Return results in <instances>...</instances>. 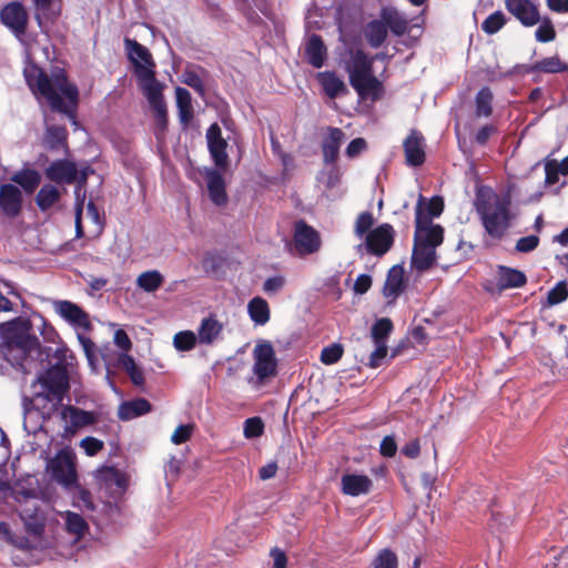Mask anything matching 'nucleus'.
<instances>
[{"mask_svg": "<svg viewBox=\"0 0 568 568\" xmlns=\"http://www.w3.org/2000/svg\"><path fill=\"white\" fill-rule=\"evenodd\" d=\"M28 85L37 95L47 100L53 111L65 114L75 124L74 108L78 103L79 92L71 84L63 70L57 69L49 77L40 69L26 73Z\"/></svg>", "mask_w": 568, "mask_h": 568, "instance_id": "f257e3e1", "label": "nucleus"}, {"mask_svg": "<svg viewBox=\"0 0 568 568\" xmlns=\"http://www.w3.org/2000/svg\"><path fill=\"white\" fill-rule=\"evenodd\" d=\"M474 206L485 232L494 240H501L516 219L510 196L498 194L489 186L476 189Z\"/></svg>", "mask_w": 568, "mask_h": 568, "instance_id": "f03ea898", "label": "nucleus"}, {"mask_svg": "<svg viewBox=\"0 0 568 568\" xmlns=\"http://www.w3.org/2000/svg\"><path fill=\"white\" fill-rule=\"evenodd\" d=\"M415 215L416 230L412 264L417 271L424 272L436 261V247L443 243L444 229L430 223L428 217L424 216L419 205L416 206Z\"/></svg>", "mask_w": 568, "mask_h": 568, "instance_id": "7ed1b4c3", "label": "nucleus"}, {"mask_svg": "<svg viewBox=\"0 0 568 568\" xmlns=\"http://www.w3.org/2000/svg\"><path fill=\"white\" fill-rule=\"evenodd\" d=\"M33 402L45 408V403L51 406L49 410L55 409L63 400L69 388V377L64 367L54 365L42 373L32 384Z\"/></svg>", "mask_w": 568, "mask_h": 568, "instance_id": "20e7f679", "label": "nucleus"}, {"mask_svg": "<svg viewBox=\"0 0 568 568\" xmlns=\"http://www.w3.org/2000/svg\"><path fill=\"white\" fill-rule=\"evenodd\" d=\"M124 47L128 58L134 67V75L141 92L152 90L163 84L155 78L156 64L150 50L136 40L126 38Z\"/></svg>", "mask_w": 568, "mask_h": 568, "instance_id": "39448f33", "label": "nucleus"}, {"mask_svg": "<svg viewBox=\"0 0 568 568\" xmlns=\"http://www.w3.org/2000/svg\"><path fill=\"white\" fill-rule=\"evenodd\" d=\"M393 242L394 229L390 224L384 223L367 233L364 242L355 246V251L361 256L365 253L383 256L390 250Z\"/></svg>", "mask_w": 568, "mask_h": 568, "instance_id": "423d86ee", "label": "nucleus"}, {"mask_svg": "<svg viewBox=\"0 0 568 568\" xmlns=\"http://www.w3.org/2000/svg\"><path fill=\"white\" fill-rule=\"evenodd\" d=\"M253 373L260 384L276 375L277 359L270 342L258 343L253 349Z\"/></svg>", "mask_w": 568, "mask_h": 568, "instance_id": "0eeeda50", "label": "nucleus"}, {"mask_svg": "<svg viewBox=\"0 0 568 568\" xmlns=\"http://www.w3.org/2000/svg\"><path fill=\"white\" fill-rule=\"evenodd\" d=\"M52 477L61 485L70 487L77 483L75 456L69 449L60 450L51 460Z\"/></svg>", "mask_w": 568, "mask_h": 568, "instance_id": "6e6552de", "label": "nucleus"}, {"mask_svg": "<svg viewBox=\"0 0 568 568\" xmlns=\"http://www.w3.org/2000/svg\"><path fill=\"white\" fill-rule=\"evenodd\" d=\"M293 245L298 255H308L320 250V234L312 226L300 220L294 226Z\"/></svg>", "mask_w": 568, "mask_h": 568, "instance_id": "1a4fd4ad", "label": "nucleus"}, {"mask_svg": "<svg viewBox=\"0 0 568 568\" xmlns=\"http://www.w3.org/2000/svg\"><path fill=\"white\" fill-rule=\"evenodd\" d=\"M206 141L210 155L217 169L226 170L229 155L226 153L227 142L222 136L221 128L213 123L206 131Z\"/></svg>", "mask_w": 568, "mask_h": 568, "instance_id": "9d476101", "label": "nucleus"}, {"mask_svg": "<svg viewBox=\"0 0 568 568\" xmlns=\"http://www.w3.org/2000/svg\"><path fill=\"white\" fill-rule=\"evenodd\" d=\"M54 312L71 326L88 329L90 321L88 314L75 303L67 300L53 301Z\"/></svg>", "mask_w": 568, "mask_h": 568, "instance_id": "9b49d317", "label": "nucleus"}, {"mask_svg": "<svg viewBox=\"0 0 568 568\" xmlns=\"http://www.w3.org/2000/svg\"><path fill=\"white\" fill-rule=\"evenodd\" d=\"M1 21L6 24L17 38L21 39L26 33L28 14L23 6L18 2L7 4L1 10Z\"/></svg>", "mask_w": 568, "mask_h": 568, "instance_id": "f8f14e48", "label": "nucleus"}, {"mask_svg": "<svg viewBox=\"0 0 568 568\" xmlns=\"http://www.w3.org/2000/svg\"><path fill=\"white\" fill-rule=\"evenodd\" d=\"M406 164L419 166L425 162V139L417 130H412L403 142Z\"/></svg>", "mask_w": 568, "mask_h": 568, "instance_id": "ddd939ff", "label": "nucleus"}, {"mask_svg": "<svg viewBox=\"0 0 568 568\" xmlns=\"http://www.w3.org/2000/svg\"><path fill=\"white\" fill-rule=\"evenodd\" d=\"M61 417L67 423L64 430L70 434H74L78 429L93 425L97 422L95 413L74 406H64L61 410Z\"/></svg>", "mask_w": 568, "mask_h": 568, "instance_id": "4468645a", "label": "nucleus"}, {"mask_svg": "<svg viewBox=\"0 0 568 568\" xmlns=\"http://www.w3.org/2000/svg\"><path fill=\"white\" fill-rule=\"evenodd\" d=\"M505 4L525 27H532L540 21L538 9L530 0H506Z\"/></svg>", "mask_w": 568, "mask_h": 568, "instance_id": "2eb2a0df", "label": "nucleus"}, {"mask_svg": "<svg viewBox=\"0 0 568 568\" xmlns=\"http://www.w3.org/2000/svg\"><path fill=\"white\" fill-rule=\"evenodd\" d=\"M97 479L104 485L112 495H122L128 486V479L123 471L115 467H102L95 473Z\"/></svg>", "mask_w": 568, "mask_h": 568, "instance_id": "dca6fc26", "label": "nucleus"}, {"mask_svg": "<svg viewBox=\"0 0 568 568\" xmlns=\"http://www.w3.org/2000/svg\"><path fill=\"white\" fill-rule=\"evenodd\" d=\"M0 209L10 217L20 214L22 209V193L18 186L10 183L0 186Z\"/></svg>", "mask_w": 568, "mask_h": 568, "instance_id": "f3484780", "label": "nucleus"}, {"mask_svg": "<svg viewBox=\"0 0 568 568\" xmlns=\"http://www.w3.org/2000/svg\"><path fill=\"white\" fill-rule=\"evenodd\" d=\"M204 179L209 192L210 200L217 206L225 205L227 194L225 191V182L221 172L216 169H205Z\"/></svg>", "mask_w": 568, "mask_h": 568, "instance_id": "a211bd4d", "label": "nucleus"}, {"mask_svg": "<svg viewBox=\"0 0 568 568\" xmlns=\"http://www.w3.org/2000/svg\"><path fill=\"white\" fill-rule=\"evenodd\" d=\"M373 488V480L362 474H345L341 478V490L344 495L357 497L367 495Z\"/></svg>", "mask_w": 568, "mask_h": 568, "instance_id": "6ab92c4d", "label": "nucleus"}, {"mask_svg": "<svg viewBox=\"0 0 568 568\" xmlns=\"http://www.w3.org/2000/svg\"><path fill=\"white\" fill-rule=\"evenodd\" d=\"M344 140L345 133L342 129L328 128L327 135L322 141L323 160L326 164H335Z\"/></svg>", "mask_w": 568, "mask_h": 568, "instance_id": "aec40b11", "label": "nucleus"}, {"mask_svg": "<svg viewBox=\"0 0 568 568\" xmlns=\"http://www.w3.org/2000/svg\"><path fill=\"white\" fill-rule=\"evenodd\" d=\"M45 176L57 183H72L77 178V168L71 162L58 160L45 169Z\"/></svg>", "mask_w": 568, "mask_h": 568, "instance_id": "412c9836", "label": "nucleus"}, {"mask_svg": "<svg viewBox=\"0 0 568 568\" xmlns=\"http://www.w3.org/2000/svg\"><path fill=\"white\" fill-rule=\"evenodd\" d=\"M164 85L142 92L148 100L153 113L155 121L159 126L165 129L168 123V111L166 104L163 98Z\"/></svg>", "mask_w": 568, "mask_h": 568, "instance_id": "4be33fe9", "label": "nucleus"}, {"mask_svg": "<svg viewBox=\"0 0 568 568\" xmlns=\"http://www.w3.org/2000/svg\"><path fill=\"white\" fill-rule=\"evenodd\" d=\"M404 274L405 271L400 265H394L387 273V277L383 287V295L395 301L404 291Z\"/></svg>", "mask_w": 568, "mask_h": 568, "instance_id": "5701e85b", "label": "nucleus"}, {"mask_svg": "<svg viewBox=\"0 0 568 568\" xmlns=\"http://www.w3.org/2000/svg\"><path fill=\"white\" fill-rule=\"evenodd\" d=\"M223 331V324L214 316L204 317L197 328L199 343L211 345L220 339Z\"/></svg>", "mask_w": 568, "mask_h": 568, "instance_id": "b1692460", "label": "nucleus"}, {"mask_svg": "<svg viewBox=\"0 0 568 568\" xmlns=\"http://www.w3.org/2000/svg\"><path fill=\"white\" fill-rule=\"evenodd\" d=\"M362 99L376 100L382 91V83L373 75H364L349 81Z\"/></svg>", "mask_w": 568, "mask_h": 568, "instance_id": "393cba45", "label": "nucleus"}, {"mask_svg": "<svg viewBox=\"0 0 568 568\" xmlns=\"http://www.w3.org/2000/svg\"><path fill=\"white\" fill-rule=\"evenodd\" d=\"M317 80L323 88V91L331 99H335L347 92L344 81L334 72L325 71L317 73Z\"/></svg>", "mask_w": 568, "mask_h": 568, "instance_id": "a878e982", "label": "nucleus"}, {"mask_svg": "<svg viewBox=\"0 0 568 568\" xmlns=\"http://www.w3.org/2000/svg\"><path fill=\"white\" fill-rule=\"evenodd\" d=\"M373 59H371L364 51H355L349 62L347 63V71L349 73V81L359 77L372 74Z\"/></svg>", "mask_w": 568, "mask_h": 568, "instance_id": "bb28decb", "label": "nucleus"}, {"mask_svg": "<svg viewBox=\"0 0 568 568\" xmlns=\"http://www.w3.org/2000/svg\"><path fill=\"white\" fill-rule=\"evenodd\" d=\"M307 62L314 68H322L326 58V47L318 34H312L305 45Z\"/></svg>", "mask_w": 568, "mask_h": 568, "instance_id": "cd10ccee", "label": "nucleus"}, {"mask_svg": "<svg viewBox=\"0 0 568 568\" xmlns=\"http://www.w3.org/2000/svg\"><path fill=\"white\" fill-rule=\"evenodd\" d=\"M526 275L516 268L498 266V286L500 290L521 287L526 284Z\"/></svg>", "mask_w": 568, "mask_h": 568, "instance_id": "c85d7f7f", "label": "nucleus"}, {"mask_svg": "<svg viewBox=\"0 0 568 568\" xmlns=\"http://www.w3.org/2000/svg\"><path fill=\"white\" fill-rule=\"evenodd\" d=\"M175 99L179 120L183 126H187L193 119L191 93L185 88L178 87L175 89Z\"/></svg>", "mask_w": 568, "mask_h": 568, "instance_id": "c756f323", "label": "nucleus"}, {"mask_svg": "<svg viewBox=\"0 0 568 568\" xmlns=\"http://www.w3.org/2000/svg\"><path fill=\"white\" fill-rule=\"evenodd\" d=\"M152 406L149 400L138 398L130 402L122 403L119 407V418L122 420H130L151 410Z\"/></svg>", "mask_w": 568, "mask_h": 568, "instance_id": "7c9ffc66", "label": "nucleus"}, {"mask_svg": "<svg viewBox=\"0 0 568 568\" xmlns=\"http://www.w3.org/2000/svg\"><path fill=\"white\" fill-rule=\"evenodd\" d=\"M247 313L255 325H265L271 317L268 303L260 296L253 297L247 304Z\"/></svg>", "mask_w": 568, "mask_h": 568, "instance_id": "2f4dec72", "label": "nucleus"}, {"mask_svg": "<svg viewBox=\"0 0 568 568\" xmlns=\"http://www.w3.org/2000/svg\"><path fill=\"white\" fill-rule=\"evenodd\" d=\"M11 181L20 185L26 193H33L41 182V174L33 169H23L11 176Z\"/></svg>", "mask_w": 568, "mask_h": 568, "instance_id": "473e14b6", "label": "nucleus"}, {"mask_svg": "<svg viewBox=\"0 0 568 568\" xmlns=\"http://www.w3.org/2000/svg\"><path fill=\"white\" fill-rule=\"evenodd\" d=\"M61 197L60 190L52 184H44L36 195V203L40 211L45 212L55 205Z\"/></svg>", "mask_w": 568, "mask_h": 568, "instance_id": "72a5a7b5", "label": "nucleus"}, {"mask_svg": "<svg viewBox=\"0 0 568 568\" xmlns=\"http://www.w3.org/2000/svg\"><path fill=\"white\" fill-rule=\"evenodd\" d=\"M364 34L372 48H379L387 37L386 24L383 20H373L365 27Z\"/></svg>", "mask_w": 568, "mask_h": 568, "instance_id": "f704fd0d", "label": "nucleus"}, {"mask_svg": "<svg viewBox=\"0 0 568 568\" xmlns=\"http://www.w3.org/2000/svg\"><path fill=\"white\" fill-rule=\"evenodd\" d=\"M382 19L395 36H403L408 30L407 20L393 9H384L382 11Z\"/></svg>", "mask_w": 568, "mask_h": 568, "instance_id": "c9c22d12", "label": "nucleus"}, {"mask_svg": "<svg viewBox=\"0 0 568 568\" xmlns=\"http://www.w3.org/2000/svg\"><path fill=\"white\" fill-rule=\"evenodd\" d=\"M163 282V275L156 270L145 271L136 278L138 287L146 293H154L162 286Z\"/></svg>", "mask_w": 568, "mask_h": 568, "instance_id": "e433bc0d", "label": "nucleus"}, {"mask_svg": "<svg viewBox=\"0 0 568 568\" xmlns=\"http://www.w3.org/2000/svg\"><path fill=\"white\" fill-rule=\"evenodd\" d=\"M67 531L75 537L77 540L82 538L89 529L83 517L73 511H65L63 515Z\"/></svg>", "mask_w": 568, "mask_h": 568, "instance_id": "4c0bfd02", "label": "nucleus"}, {"mask_svg": "<svg viewBox=\"0 0 568 568\" xmlns=\"http://www.w3.org/2000/svg\"><path fill=\"white\" fill-rule=\"evenodd\" d=\"M568 69V65L564 63L558 55L544 58L531 64L530 70H538L542 73H559Z\"/></svg>", "mask_w": 568, "mask_h": 568, "instance_id": "58836bf2", "label": "nucleus"}, {"mask_svg": "<svg viewBox=\"0 0 568 568\" xmlns=\"http://www.w3.org/2000/svg\"><path fill=\"white\" fill-rule=\"evenodd\" d=\"M476 114L477 116H489L493 112V93L489 88L480 89L476 94Z\"/></svg>", "mask_w": 568, "mask_h": 568, "instance_id": "ea45409f", "label": "nucleus"}, {"mask_svg": "<svg viewBox=\"0 0 568 568\" xmlns=\"http://www.w3.org/2000/svg\"><path fill=\"white\" fill-rule=\"evenodd\" d=\"M393 331V323L389 318H381L372 327V337L374 343H386L388 335Z\"/></svg>", "mask_w": 568, "mask_h": 568, "instance_id": "a19ab883", "label": "nucleus"}, {"mask_svg": "<svg viewBox=\"0 0 568 568\" xmlns=\"http://www.w3.org/2000/svg\"><path fill=\"white\" fill-rule=\"evenodd\" d=\"M196 341H199V338L194 332L183 331L174 335L173 344L178 351L186 352L194 348Z\"/></svg>", "mask_w": 568, "mask_h": 568, "instance_id": "79ce46f5", "label": "nucleus"}, {"mask_svg": "<svg viewBox=\"0 0 568 568\" xmlns=\"http://www.w3.org/2000/svg\"><path fill=\"white\" fill-rule=\"evenodd\" d=\"M374 216L372 212L365 211L358 214L355 226H354V233L358 239H365L366 234L369 233L372 230V226L374 224Z\"/></svg>", "mask_w": 568, "mask_h": 568, "instance_id": "37998d69", "label": "nucleus"}, {"mask_svg": "<svg viewBox=\"0 0 568 568\" xmlns=\"http://www.w3.org/2000/svg\"><path fill=\"white\" fill-rule=\"evenodd\" d=\"M373 568H398V559L396 554L388 549H382L372 564Z\"/></svg>", "mask_w": 568, "mask_h": 568, "instance_id": "c03bdc74", "label": "nucleus"}, {"mask_svg": "<svg viewBox=\"0 0 568 568\" xmlns=\"http://www.w3.org/2000/svg\"><path fill=\"white\" fill-rule=\"evenodd\" d=\"M67 140V130L60 125H48L45 132V142L50 148H59Z\"/></svg>", "mask_w": 568, "mask_h": 568, "instance_id": "a18cd8bd", "label": "nucleus"}, {"mask_svg": "<svg viewBox=\"0 0 568 568\" xmlns=\"http://www.w3.org/2000/svg\"><path fill=\"white\" fill-rule=\"evenodd\" d=\"M506 23L505 16L501 11H496L488 16L481 23V29L488 34L499 31Z\"/></svg>", "mask_w": 568, "mask_h": 568, "instance_id": "49530a36", "label": "nucleus"}, {"mask_svg": "<svg viewBox=\"0 0 568 568\" xmlns=\"http://www.w3.org/2000/svg\"><path fill=\"white\" fill-rule=\"evenodd\" d=\"M535 38L538 42H550L556 38V31L549 18L540 20V24L535 32Z\"/></svg>", "mask_w": 568, "mask_h": 568, "instance_id": "de8ad7c7", "label": "nucleus"}, {"mask_svg": "<svg viewBox=\"0 0 568 568\" xmlns=\"http://www.w3.org/2000/svg\"><path fill=\"white\" fill-rule=\"evenodd\" d=\"M182 82L195 90L201 97L205 94L203 80L195 70L186 69L182 73Z\"/></svg>", "mask_w": 568, "mask_h": 568, "instance_id": "09e8293b", "label": "nucleus"}, {"mask_svg": "<svg viewBox=\"0 0 568 568\" xmlns=\"http://www.w3.org/2000/svg\"><path fill=\"white\" fill-rule=\"evenodd\" d=\"M568 297V285L565 281L558 282L547 295V303L550 306L557 305Z\"/></svg>", "mask_w": 568, "mask_h": 568, "instance_id": "8fccbe9b", "label": "nucleus"}, {"mask_svg": "<svg viewBox=\"0 0 568 568\" xmlns=\"http://www.w3.org/2000/svg\"><path fill=\"white\" fill-rule=\"evenodd\" d=\"M318 182L324 184L326 189H333L336 185H338L341 181V172L338 168H336L334 164L327 170H324L318 173L317 176Z\"/></svg>", "mask_w": 568, "mask_h": 568, "instance_id": "3c124183", "label": "nucleus"}, {"mask_svg": "<svg viewBox=\"0 0 568 568\" xmlns=\"http://www.w3.org/2000/svg\"><path fill=\"white\" fill-rule=\"evenodd\" d=\"M54 0H33L36 6V19L39 26H42V19H51L55 16V12L52 10V3Z\"/></svg>", "mask_w": 568, "mask_h": 568, "instance_id": "603ef678", "label": "nucleus"}, {"mask_svg": "<svg viewBox=\"0 0 568 568\" xmlns=\"http://www.w3.org/2000/svg\"><path fill=\"white\" fill-rule=\"evenodd\" d=\"M343 355V347L339 344H332L322 349L321 361L326 365L337 363Z\"/></svg>", "mask_w": 568, "mask_h": 568, "instance_id": "864d4df0", "label": "nucleus"}, {"mask_svg": "<svg viewBox=\"0 0 568 568\" xmlns=\"http://www.w3.org/2000/svg\"><path fill=\"white\" fill-rule=\"evenodd\" d=\"M423 197H419L418 204L420 206V210L424 214V216H427L429 222L432 223L433 217H437L440 215L444 209V203L440 197H433L429 203L426 205V212L424 211L422 206Z\"/></svg>", "mask_w": 568, "mask_h": 568, "instance_id": "5fc2aeb1", "label": "nucleus"}, {"mask_svg": "<svg viewBox=\"0 0 568 568\" xmlns=\"http://www.w3.org/2000/svg\"><path fill=\"white\" fill-rule=\"evenodd\" d=\"M264 425L260 417L247 418L244 423V436L246 438H256L263 434Z\"/></svg>", "mask_w": 568, "mask_h": 568, "instance_id": "6e6d98bb", "label": "nucleus"}, {"mask_svg": "<svg viewBox=\"0 0 568 568\" xmlns=\"http://www.w3.org/2000/svg\"><path fill=\"white\" fill-rule=\"evenodd\" d=\"M285 277L282 275L268 277L263 284V291L267 295H275L285 286Z\"/></svg>", "mask_w": 568, "mask_h": 568, "instance_id": "4d7b16f0", "label": "nucleus"}, {"mask_svg": "<svg viewBox=\"0 0 568 568\" xmlns=\"http://www.w3.org/2000/svg\"><path fill=\"white\" fill-rule=\"evenodd\" d=\"M80 446L84 449L88 456H94L103 449L104 444L95 437L88 436L80 442Z\"/></svg>", "mask_w": 568, "mask_h": 568, "instance_id": "13d9d810", "label": "nucleus"}, {"mask_svg": "<svg viewBox=\"0 0 568 568\" xmlns=\"http://www.w3.org/2000/svg\"><path fill=\"white\" fill-rule=\"evenodd\" d=\"M539 244V237L537 235H528L520 237L516 243V251L519 253H529L537 248Z\"/></svg>", "mask_w": 568, "mask_h": 568, "instance_id": "bf43d9fd", "label": "nucleus"}, {"mask_svg": "<svg viewBox=\"0 0 568 568\" xmlns=\"http://www.w3.org/2000/svg\"><path fill=\"white\" fill-rule=\"evenodd\" d=\"M74 504L87 510H92L94 508L90 491L80 487L74 496Z\"/></svg>", "mask_w": 568, "mask_h": 568, "instance_id": "052dcab7", "label": "nucleus"}, {"mask_svg": "<svg viewBox=\"0 0 568 568\" xmlns=\"http://www.w3.org/2000/svg\"><path fill=\"white\" fill-rule=\"evenodd\" d=\"M193 432L192 425H180L171 436V440L175 445H180L190 439Z\"/></svg>", "mask_w": 568, "mask_h": 568, "instance_id": "680f3d73", "label": "nucleus"}, {"mask_svg": "<svg viewBox=\"0 0 568 568\" xmlns=\"http://www.w3.org/2000/svg\"><path fill=\"white\" fill-rule=\"evenodd\" d=\"M375 351L369 356V366L376 368L387 355L386 343H374Z\"/></svg>", "mask_w": 568, "mask_h": 568, "instance_id": "e2e57ef3", "label": "nucleus"}, {"mask_svg": "<svg viewBox=\"0 0 568 568\" xmlns=\"http://www.w3.org/2000/svg\"><path fill=\"white\" fill-rule=\"evenodd\" d=\"M379 452L384 457H393L397 452V444L394 436H385L379 446Z\"/></svg>", "mask_w": 568, "mask_h": 568, "instance_id": "0e129e2a", "label": "nucleus"}, {"mask_svg": "<svg viewBox=\"0 0 568 568\" xmlns=\"http://www.w3.org/2000/svg\"><path fill=\"white\" fill-rule=\"evenodd\" d=\"M366 149V141L363 138H356L349 142L346 148V155L351 159L356 158Z\"/></svg>", "mask_w": 568, "mask_h": 568, "instance_id": "69168bd1", "label": "nucleus"}, {"mask_svg": "<svg viewBox=\"0 0 568 568\" xmlns=\"http://www.w3.org/2000/svg\"><path fill=\"white\" fill-rule=\"evenodd\" d=\"M22 519L24 520L26 529L28 532L39 536L43 531V524L40 523L37 518L30 516L27 518L24 515H21Z\"/></svg>", "mask_w": 568, "mask_h": 568, "instance_id": "338daca9", "label": "nucleus"}, {"mask_svg": "<svg viewBox=\"0 0 568 568\" xmlns=\"http://www.w3.org/2000/svg\"><path fill=\"white\" fill-rule=\"evenodd\" d=\"M270 556L273 559V568H286L287 557L283 550L273 548Z\"/></svg>", "mask_w": 568, "mask_h": 568, "instance_id": "774afa93", "label": "nucleus"}]
</instances>
